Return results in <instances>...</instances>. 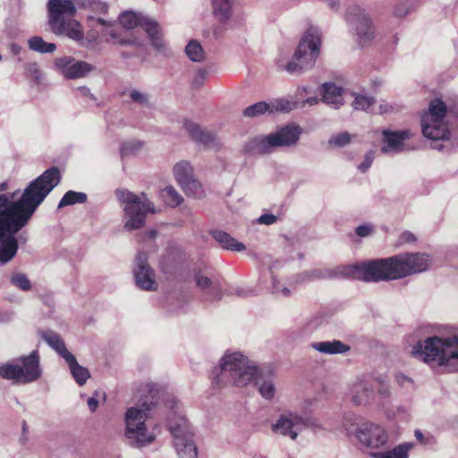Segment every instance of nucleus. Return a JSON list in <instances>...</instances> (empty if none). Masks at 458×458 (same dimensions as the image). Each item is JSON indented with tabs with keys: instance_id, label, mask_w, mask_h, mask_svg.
I'll list each match as a JSON object with an SVG mask.
<instances>
[{
	"instance_id": "obj_13",
	"label": "nucleus",
	"mask_w": 458,
	"mask_h": 458,
	"mask_svg": "<svg viewBox=\"0 0 458 458\" xmlns=\"http://www.w3.org/2000/svg\"><path fill=\"white\" fill-rule=\"evenodd\" d=\"M49 25L55 34L62 35L64 30L63 16L72 17L76 13L73 0H49L47 4Z\"/></svg>"
},
{
	"instance_id": "obj_1",
	"label": "nucleus",
	"mask_w": 458,
	"mask_h": 458,
	"mask_svg": "<svg viewBox=\"0 0 458 458\" xmlns=\"http://www.w3.org/2000/svg\"><path fill=\"white\" fill-rule=\"evenodd\" d=\"M61 181L60 170L52 166L32 181L17 201L10 202L14 193L8 197L0 194V262H9L17 253L16 233L29 222L38 206Z\"/></svg>"
},
{
	"instance_id": "obj_30",
	"label": "nucleus",
	"mask_w": 458,
	"mask_h": 458,
	"mask_svg": "<svg viewBox=\"0 0 458 458\" xmlns=\"http://www.w3.org/2000/svg\"><path fill=\"white\" fill-rule=\"evenodd\" d=\"M413 446V443L406 442L386 452L373 453L371 456L374 458H409V452Z\"/></svg>"
},
{
	"instance_id": "obj_42",
	"label": "nucleus",
	"mask_w": 458,
	"mask_h": 458,
	"mask_svg": "<svg viewBox=\"0 0 458 458\" xmlns=\"http://www.w3.org/2000/svg\"><path fill=\"white\" fill-rule=\"evenodd\" d=\"M142 147L141 142L140 141H129L124 142L120 147V152L122 157L132 154Z\"/></svg>"
},
{
	"instance_id": "obj_58",
	"label": "nucleus",
	"mask_w": 458,
	"mask_h": 458,
	"mask_svg": "<svg viewBox=\"0 0 458 458\" xmlns=\"http://www.w3.org/2000/svg\"><path fill=\"white\" fill-rule=\"evenodd\" d=\"M318 102V98H309L306 99L305 103L309 104L310 106L316 105Z\"/></svg>"
},
{
	"instance_id": "obj_21",
	"label": "nucleus",
	"mask_w": 458,
	"mask_h": 458,
	"mask_svg": "<svg viewBox=\"0 0 458 458\" xmlns=\"http://www.w3.org/2000/svg\"><path fill=\"white\" fill-rule=\"evenodd\" d=\"M276 140L272 134L255 137L246 143L244 150L250 155H264L276 148L275 142Z\"/></svg>"
},
{
	"instance_id": "obj_57",
	"label": "nucleus",
	"mask_w": 458,
	"mask_h": 458,
	"mask_svg": "<svg viewBox=\"0 0 458 458\" xmlns=\"http://www.w3.org/2000/svg\"><path fill=\"white\" fill-rule=\"evenodd\" d=\"M392 109H393L392 106L387 104L380 105V106H379V112L381 114L388 113V112L392 111Z\"/></svg>"
},
{
	"instance_id": "obj_18",
	"label": "nucleus",
	"mask_w": 458,
	"mask_h": 458,
	"mask_svg": "<svg viewBox=\"0 0 458 458\" xmlns=\"http://www.w3.org/2000/svg\"><path fill=\"white\" fill-rule=\"evenodd\" d=\"M55 64L64 77L70 80L82 78L94 69L90 64L85 61H76L71 56L56 58Z\"/></svg>"
},
{
	"instance_id": "obj_50",
	"label": "nucleus",
	"mask_w": 458,
	"mask_h": 458,
	"mask_svg": "<svg viewBox=\"0 0 458 458\" xmlns=\"http://www.w3.org/2000/svg\"><path fill=\"white\" fill-rule=\"evenodd\" d=\"M92 9L99 11L101 13H106L107 11V4L99 1H93L90 4Z\"/></svg>"
},
{
	"instance_id": "obj_33",
	"label": "nucleus",
	"mask_w": 458,
	"mask_h": 458,
	"mask_svg": "<svg viewBox=\"0 0 458 458\" xmlns=\"http://www.w3.org/2000/svg\"><path fill=\"white\" fill-rule=\"evenodd\" d=\"M28 45L30 49L41 54L52 53L56 49L54 43H47L39 36L32 37L29 39Z\"/></svg>"
},
{
	"instance_id": "obj_16",
	"label": "nucleus",
	"mask_w": 458,
	"mask_h": 458,
	"mask_svg": "<svg viewBox=\"0 0 458 458\" xmlns=\"http://www.w3.org/2000/svg\"><path fill=\"white\" fill-rule=\"evenodd\" d=\"M136 284L146 291L157 289L155 273L148 264V257L145 252L140 251L135 259L133 270Z\"/></svg>"
},
{
	"instance_id": "obj_24",
	"label": "nucleus",
	"mask_w": 458,
	"mask_h": 458,
	"mask_svg": "<svg viewBox=\"0 0 458 458\" xmlns=\"http://www.w3.org/2000/svg\"><path fill=\"white\" fill-rule=\"evenodd\" d=\"M345 90L334 83H325L321 89L322 100L327 105L339 108L344 104Z\"/></svg>"
},
{
	"instance_id": "obj_15",
	"label": "nucleus",
	"mask_w": 458,
	"mask_h": 458,
	"mask_svg": "<svg viewBox=\"0 0 458 458\" xmlns=\"http://www.w3.org/2000/svg\"><path fill=\"white\" fill-rule=\"evenodd\" d=\"M346 21L355 27L360 42L369 41L374 35L370 18L357 5L351 6L346 13Z\"/></svg>"
},
{
	"instance_id": "obj_22",
	"label": "nucleus",
	"mask_w": 458,
	"mask_h": 458,
	"mask_svg": "<svg viewBox=\"0 0 458 458\" xmlns=\"http://www.w3.org/2000/svg\"><path fill=\"white\" fill-rule=\"evenodd\" d=\"M195 281L206 295L207 301H218L222 298L221 285L218 280H211L210 278L198 273L195 275Z\"/></svg>"
},
{
	"instance_id": "obj_41",
	"label": "nucleus",
	"mask_w": 458,
	"mask_h": 458,
	"mask_svg": "<svg viewBox=\"0 0 458 458\" xmlns=\"http://www.w3.org/2000/svg\"><path fill=\"white\" fill-rule=\"evenodd\" d=\"M273 108V112L275 111H282V112H289L296 107V103L290 102L287 99H278L275 103L270 104Z\"/></svg>"
},
{
	"instance_id": "obj_62",
	"label": "nucleus",
	"mask_w": 458,
	"mask_h": 458,
	"mask_svg": "<svg viewBox=\"0 0 458 458\" xmlns=\"http://www.w3.org/2000/svg\"><path fill=\"white\" fill-rule=\"evenodd\" d=\"M81 93L83 95H89V89L88 88H81Z\"/></svg>"
},
{
	"instance_id": "obj_46",
	"label": "nucleus",
	"mask_w": 458,
	"mask_h": 458,
	"mask_svg": "<svg viewBox=\"0 0 458 458\" xmlns=\"http://www.w3.org/2000/svg\"><path fill=\"white\" fill-rule=\"evenodd\" d=\"M374 159V153L373 151H369L366 154L364 161L359 165V169L361 172H366L371 165Z\"/></svg>"
},
{
	"instance_id": "obj_49",
	"label": "nucleus",
	"mask_w": 458,
	"mask_h": 458,
	"mask_svg": "<svg viewBox=\"0 0 458 458\" xmlns=\"http://www.w3.org/2000/svg\"><path fill=\"white\" fill-rule=\"evenodd\" d=\"M372 231L371 226L369 225H359L356 228V233L360 237L368 236Z\"/></svg>"
},
{
	"instance_id": "obj_60",
	"label": "nucleus",
	"mask_w": 458,
	"mask_h": 458,
	"mask_svg": "<svg viewBox=\"0 0 458 458\" xmlns=\"http://www.w3.org/2000/svg\"><path fill=\"white\" fill-rule=\"evenodd\" d=\"M12 50H13V52L15 55H17V54H19V52H20V50H21V47H20L19 46L15 45V44H13V45H12Z\"/></svg>"
},
{
	"instance_id": "obj_39",
	"label": "nucleus",
	"mask_w": 458,
	"mask_h": 458,
	"mask_svg": "<svg viewBox=\"0 0 458 458\" xmlns=\"http://www.w3.org/2000/svg\"><path fill=\"white\" fill-rule=\"evenodd\" d=\"M11 283L21 291H29L31 289V284L25 274L16 273L11 277Z\"/></svg>"
},
{
	"instance_id": "obj_59",
	"label": "nucleus",
	"mask_w": 458,
	"mask_h": 458,
	"mask_svg": "<svg viewBox=\"0 0 458 458\" xmlns=\"http://www.w3.org/2000/svg\"><path fill=\"white\" fill-rule=\"evenodd\" d=\"M327 5L331 8V9H335L338 5V3L336 0H327Z\"/></svg>"
},
{
	"instance_id": "obj_38",
	"label": "nucleus",
	"mask_w": 458,
	"mask_h": 458,
	"mask_svg": "<svg viewBox=\"0 0 458 458\" xmlns=\"http://www.w3.org/2000/svg\"><path fill=\"white\" fill-rule=\"evenodd\" d=\"M161 196L164 199L166 205L170 207H177L183 201L182 197L175 191L173 186L165 187L162 192Z\"/></svg>"
},
{
	"instance_id": "obj_20",
	"label": "nucleus",
	"mask_w": 458,
	"mask_h": 458,
	"mask_svg": "<svg viewBox=\"0 0 458 458\" xmlns=\"http://www.w3.org/2000/svg\"><path fill=\"white\" fill-rule=\"evenodd\" d=\"M386 145L381 148L383 153L399 152L404 150V140L410 138L409 131H384Z\"/></svg>"
},
{
	"instance_id": "obj_45",
	"label": "nucleus",
	"mask_w": 458,
	"mask_h": 458,
	"mask_svg": "<svg viewBox=\"0 0 458 458\" xmlns=\"http://www.w3.org/2000/svg\"><path fill=\"white\" fill-rule=\"evenodd\" d=\"M130 97L133 102L140 105H144L148 102V97L137 89H132L130 92Z\"/></svg>"
},
{
	"instance_id": "obj_40",
	"label": "nucleus",
	"mask_w": 458,
	"mask_h": 458,
	"mask_svg": "<svg viewBox=\"0 0 458 458\" xmlns=\"http://www.w3.org/2000/svg\"><path fill=\"white\" fill-rule=\"evenodd\" d=\"M374 103L375 99L373 98L357 95L352 102V106L354 109L367 110Z\"/></svg>"
},
{
	"instance_id": "obj_10",
	"label": "nucleus",
	"mask_w": 458,
	"mask_h": 458,
	"mask_svg": "<svg viewBox=\"0 0 458 458\" xmlns=\"http://www.w3.org/2000/svg\"><path fill=\"white\" fill-rule=\"evenodd\" d=\"M446 115L445 103L438 99H433L428 107V112L421 118V129L423 135L432 140L438 141L448 138L449 131L444 123Z\"/></svg>"
},
{
	"instance_id": "obj_11",
	"label": "nucleus",
	"mask_w": 458,
	"mask_h": 458,
	"mask_svg": "<svg viewBox=\"0 0 458 458\" xmlns=\"http://www.w3.org/2000/svg\"><path fill=\"white\" fill-rule=\"evenodd\" d=\"M169 430L174 437V447L179 458H197V447L193 434L184 416L178 415L177 421H169Z\"/></svg>"
},
{
	"instance_id": "obj_12",
	"label": "nucleus",
	"mask_w": 458,
	"mask_h": 458,
	"mask_svg": "<svg viewBox=\"0 0 458 458\" xmlns=\"http://www.w3.org/2000/svg\"><path fill=\"white\" fill-rule=\"evenodd\" d=\"M119 21L127 30L141 27L148 35L151 45L159 52L165 51V45L158 23L151 19L126 11L120 14Z\"/></svg>"
},
{
	"instance_id": "obj_52",
	"label": "nucleus",
	"mask_w": 458,
	"mask_h": 458,
	"mask_svg": "<svg viewBox=\"0 0 458 458\" xmlns=\"http://www.w3.org/2000/svg\"><path fill=\"white\" fill-rule=\"evenodd\" d=\"M401 238L404 242H412L416 240L414 234L410 232H404L402 234Z\"/></svg>"
},
{
	"instance_id": "obj_32",
	"label": "nucleus",
	"mask_w": 458,
	"mask_h": 458,
	"mask_svg": "<svg viewBox=\"0 0 458 458\" xmlns=\"http://www.w3.org/2000/svg\"><path fill=\"white\" fill-rule=\"evenodd\" d=\"M233 0H212L214 16L220 21H227L232 14Z\"/></svg>"
},
{
	"instance_id": "obj_64",
	"label": "nucleus",
	"mask_w": 458,
	"mask_h": 458,
	"mask_svg": "<svg viewBox=\"0 0 458 458\" xmlns=\"http://www.w3.org/2000/svg\"><path fill=\"white\" fill-rule=\"evenodd\" d=\"M434 148L440 149V146H438V145H436Z\"/></svg>"
},
{
	"instance_id": "obj_54",
	"label": "nucleus",
	"mask_w": 458,
	"mask_h": 458,
	"mask_svg": "<svg viewBox=\"0 0 458 458\" xmlns=\"http://www.w3.org/2000/svg\"><path fill=\"white\" fill-rule=\"evenodd\" d=\"M407 13H408V10L406 7L396 6L394 9V14L398 17H403V16L406 15Z\"/></svg>"
},
{
	"instance_id": "obj_17",
	"label": "nucleus",
	"mask_w": 458,
	"mask_h": 458,
	"mask_svg": "<svg viewBox=\"0 0 458 458\" xmlns=\"http://www.w3.org/2000/svg\"><path fill=\"white\" fill-rule=\"evenodd\" d=\"M308 426L307 420L295 413L281 415L275 424L272 425V431L283 436H288L295 440L299 432Z\"/></svg>"
},
{
	"instance_id": "obj_14",
	"label": "nucleus",
	"mask_w": 458,
	"mask_h": 458,
	"mask_svg": "<svg viewBox=\"0 0 458 458\" xmlns=\"http://www.w3.org/2000/svg\"><path fill=\"white\" fill-rule=\"evenodd\" d=\"M174 174L184 192L194 198H200L204 191L201 184L193 178V170L188 162L182 161L174 166Z\"/></svg>"
},
{
	"instance_id": "obj_2",
	"label": "nucleus",
	"mask_w": 458,
	"mask_h": 458,
	"mask_svg": "<svg viewBox=\"0 0 458 458\" xmlns=\"http://www.w3.org/2000/svg\"><path fill=\"white\" fill-rule=\"evenodd\" d=\"M429 265L430 259L426 254L405 253L335 268L314 269L298 276L297 282L326 278H345L364 282L388 281L424 272Z\"/></svg>"
},
{
	"instance_id": "obj_5",
	"label": "nucleus",
	"mask_w": 458,
	"mask_h": 458,
	"mask_svg": "<svg viewBox=\"0 0 458 458\" xmlns=\"http://www.w3.org/2000/svg\"><path fill=\"white\" fill-rule=\"evenodd\" d=\"M411 354L442 373L458 372V335L445 338L428 337L419 342Z\"/></svg>"
},
{
	"instance_id": "obj_53",
	"label": "nucleus",
	"mask_w": 458,
	"mask_h": 458,
	"mask_svg": "<svg viewBox=\"0 0 458 458\" xmlns=\"http://www.w3.org/2000/svg\"><path fill=\"white\" fill-rule=\"evenodd\" d=\"M98 402L96 398H94V397L89 398L88 406L91 411H95L96 409L98 408Z\"/></svg>"
},
{
	"instance_id": "obj_36",
	"label": "nucleus",
	"mask_w": 458,
	"mask_h": 458,
	"mask_svg": "<svg viewBox=\"0 0 458 458\" xmlns=\"http://www.w3.org/2000/svg\"><path fill=\"white\" fill-rule=\"evenodd\" d=\"M87 200V195L83 192H78L74 191H68L61 199L58 204V208H62L66 206L74 205L77 203H84Z\"/></svg>"
},
{
	"instance_id": "obj_26",
	"label": "nucleus",
	"mask_w": 458,
	"mask_h": 458,
	"mask_svg": "<svg viewBox=\"0 0 458 458\" xmlns=\"http://www.w3.org/2000/svg\"><path fill=\"white\" fill-rule=\"evenodd\" d=\"M44 341L51 346L65 361L73 356L72 352H70L66 345L62 339V337L53 332V331H45L41 334Z\"/></svg>"
},
{
	"instance_id": "obj_37",
	"label": "nucleus",
	"mask_w": 458,
	"mask_h": 458,
	"mask_svg": "<svg viewBox=\"0 0 458 458\" xmlns=\"http://www.w3.org/2000/svg\"><path fill=\"white\" fill-rule=\"evenodd\" d=\"M266 113H273L271 105L267 102H258L244 109L243 114L246 117H257Z\"/></svg>"
},
{
	"instance_id": "obj_29",
	"label": "nucleus",
	"mask_w": 458,
	"mask_h": 458,
	"mask_svg": "<svg viewBox=\"0 0 458 458\" xmlns=\"http://www.w3.org/2000/svg\"><path fill=\"white\" fill-rule=\"evenodd\" d=\"M311 347L327 354L344 353L350 349L348 345L338 340L312 343Z\"/></svg>"
},
{
	"instance_id": "obj_51",
	"label": "nucleus",
	"mask_w": 458,
	"mask_h": 458,
	"mask_svg": "<svg viewBox=\"0 0 458 458\" xmlns=\"http://www.w3.org/2000/svg\"><path fill=\"white\" fill-rule=\"evenodd\" d=\"M396 381L398 385L403 387L405 386L406 383L411 384V380L403 374H399L396 376Z\"/></svg>"
},
{
	"instance_id": "obj_31",
	"label": "nucleus",
	"mask_w": 458,
	"mask_h": 458,
	"mask_svg": "<svg viewBox=\"0 0 458 458\" xmlns=\"http://www.w3.org/2000/svg\"><path fill=\"white\" fill-rule=\"evenodd\" d=\"M66 362L75 381L80 386H83L90 377L89 369L81 366L74 355L67 360Z\"/></svg>"
},
{
	"instance_id": "obj_19",
	"label": "nucleus",
	"mask_w": 458,
	"mask_h": 458,
	"mask_svg": "<svg viewBox=\"0 0 458 458\" xmlns=\"http://www.w3.org/2000/svg\"><path fill=\"white\" fill-rule=\"evenodd\" d=\"M374 395V382L358 380L351 386V401L354 405L369 403Z\"/></svg>"
},
{
	"instance_id": "obj_61",
	"label": "nucleus",
	"mask_w": 458,
	"mask_h": 458,
	"mask_svg": "<svg viewBox=\"0 0 458 458\" xmlns=\"http://www.w3.org/2000/svg\"><path fill=\"white\" fill-rule=\"evenodd\" d=\"M149 238L154 239L157 235V232L155 230H151L148 233Z\"/></svg>"
},
{
	"instance_id": "obj_47",
	"label": "nucleus",
	"mask_w": 458,
	"mask_h": 458,
	"mask_svg": "<svg viewBox=\"0 0 458 458\" xmlns=\"http://www.w3.org/2000/svg\"><path fill=\"white\" fill-rule=\"evenodd\" d=\"M272 289L273 293H281L284 296L288 297L290 296V290L287 287H281L279 284V281H277L276 278H272Z\"/></svg>"
},
{
	"instance_id": "obj_4",
	"label": "nucleus",
	"mask_w": 458,
	"mask_h": 458,
	"mask_svg": "<svg viewBox=\"0 0 458 458\" xmlns=\"http://www.w3.org/2000/svg\"><path fill=\"white\" fill-rule=\"evenodd\" d=\"M159 390L155 384H146L139 390L140 403L137 407H131L125 413V437L134 447H143L153 443L156 435L148 432L145 424L150 411L157 404Z\"/></svg>"
},
{
	"instance_id": "obj_34",
	"label": "nucleus",
	"mask_w": 458,
	"mask_h": 458,
	"mask_svg": "<svg viewBox=\"0 0 458 458\" xmlns=\"http://www.w3.org/2000/svg\"><path fill=\"white\" fill-rule=\"evenodd\" d=\"M185 53L192 62H202L205 59V52L202 46L197 40H191L185 47Z\"/></svg>"
},
{
	"instance_id": "obj_43",
	"label": "nucleus",
	"mask_w": 458,
	"mask_h": 458,
	"mask_svg": "<svg viewBox=\"0 0 458 458\" xmlns=\"http://www.w3.org/2000/svg\"><path fill=\"white\" fill-rule=\"evenodd\" d=\"M351 140V135L348 132H343L329 140V144L335 147H344Z\"/></svg>"
},
{
	"instance_id": "obj_25",
	"label": "nucleus",
	"mask_w": 458,
	"mask_h": 458,
	"mask_svg": "<svg viewBox=\"0 0 458 458\" xmlns=\"http://www.w3.org/2000/svg\"><path fill=\"white\" fill-rule=\"evenodd\" d=\"M184 128L195 141L208 147L216 145L215 135L209 131L203 130L199 124L186 120L184 122Z\"/></svg>"
},
{
	"instance_id": "obj_23",
	"label": "nucleus",
	"mask_w": 458,
	"mask_h": 458,
	"mask_svg": "<svg viewBox=\"0 0 458 458\" xmlns=\"http://www.w3.org/2000/svg\"><path fill=\"white\" fill-rule=\"evenodd\" d=\"M301 133V127L290 124L271 134L277 139L275 141L276 147H288L295 145L298 142Z\"/></svg>"
},
{
	"instance_id": "obj_7",
	"label": "nucleus",
	"mask_w": 458,
	"mask_h": 458,
	"mask_svg": "<svg viewBox=\"0 0 458 458\" xmlns=\"http://www.w3.org/2000/svg\"><path fill=\"white\" fill-rule=\"evenodd\" d=\"M39 354L37 350L27 356H21L12 362L0 365V377L14 384H29L41 377Z\"/></svg>"
},
{
	"instance_id": "obj_48",
	"label": "nucleus",
	"mask_w": 458,
	"mask_h": 458,
	"mask_svg": "<svg viewBox=\"0 0 458 458\" xmlns=\"http://www.w3.org/2000/svg\"><path fill=\"white\" fill-rule=\"evenodd\" d=\"M276 221V216L272 214H264L259 216V223L263 225H272Z\"/></svg>"
},
{
	"instance_id": "obj_35",
	"label": "nucleus",
	"mask_w": 458,
	"mask_h": 458,
	"mask_svg": "<svg viewBox=\"0 0 458 458\" xmlns=\"http://www.w3.org/2000/svg\"><path fill=\"white\" fill-rule=\"evenodd\" d=\"M62 34H66L70 38L77 41L84 38L81 25L75 20L64 21V30Z\"/></svg>"
},
{
	"instance_id": "obj_28",
	"label": "nucleus",
	"mask_w": 458,
	"mask_h": 458,
	"mask_svg": "<svg viewBox=\"0 0 458 458\" xmlns=\"http://www.w3.org/2000/svg\"><path fill=\"white\" fill-rule=\"evenodd\" d=\"M98 22L101 25L107 26L106 31L103 32L104 36H106V42H111L114 40V44H118L120 46H127V45H138L139 43L135 38H125L121 36V33L118 32L116 29H114L110 22L106 21L104 19H98Z\"/></svg>"
},
{
	"instance_id": "obj_44",
	"label": "nucleus",
	"mask_w": 458,
	"mask_h": 458,
	"mask_svg": "<svg viewBox=\"0 0 458 458\" xmlns=\"http://www.w3.org/2000/svg\"><path fill=\"white\" fill-rule=\"evenodd\" d=\"M207 78H208L207 71L202 70V69L198 70L195 72L194 77L192 79V85H193V87L200 88L201 86L204 85Z\"/></svg>"
},
{
	"instance_id": "obj_9",
	"label": "nucleus",
	"mask_w": 458,
	"mask_h": 458,
	"mask_svg": "<svg viewBox=\"0 0 458 458\" xmlns=\"http://www.w3.org/2000/svg\"><path fill=\"white\" fill-rule=\"evenodd\" d=\"M360 419L355 414H347L344 418V427L349 434H354L358 441L366 447L379 448L388 441L386 429L372 422H364L359 426Z\"/></svg>"
},
{
	"instance_id": "obj_55",
	"label": "nucleus",
	"mask_w": 458,
	"mask_h": 458,
	"mask_svg": "<svg viewBox=\"0 0 458 458\" xmlns=\"http://www.w3.org/2000/svg\"><path fill=\"white\" fill-rule=\"evenodd\" d=\"M414 435H415L416 439L420 443H421V444H427L428 443V441L425 440L424 435H423V433L420 430H419V429L415 430Z\"/></svg>"
},
{
	"instance_id": "obj_56",
	"label": "nucleus",
	"mask_w": 458,
	"mask_h": 458,
	"mask_svg": "<svg viewBox=\"0 0 458 458\" xmlns=\"http://www.w3.org/2000/svg\"><path fill=\"white\" fill-rule=\"evenodd\" d=\"M378 393L383 396H387L389 394L388 387L383 384L379 386Z\"/></svg>"
},
{
	"instance_id": "obj_27",
	"label": "nucleus",
	"mask_w": 458,
	"mask_h": 458,
	"mask_svg": "<svg viewBox=\"0 0 458 458\" xmlns=\"http://www.w3.org/2000/svg\"><path fill=\"white\" fill-rule=\"evenodd\" d=\"M212 236L220 244V246L225 250L243 251L246 249L243 243L238 242L224 231H214L212 232Z\"/></svg>"
},
{
	"instance_id": "obj_6",
	"label": "nucleus",
	"mask_w": 458,
	"mask_h": 458,
	"mask_svg": "<svg viewBox=\"0 0 458 458\" xmlns=\"http://www.w3.org/2000/svg\"><path fill=\"white\" fill-rule=\"evenodd\" d=\"M321 45V35L315 27L307 30L290 60L283 68L290 74H299L315 64Z\"/></svg>"
},
{
	"instance_id": "obj_63",
	"label": "nucleus",
	"mask_w": 458,
	"mask_h": 458,
	"mask_svg": "<svg viewBox=\"0 0 458 458\" xmlns=\"http://www.w3.org/2000/svg\"><path fill=\"white\" fill-rule=\"evenodd\" d=\"M6 188H7V183L6 182L0 183V191H3L4 190H6Z\"/></svg>"
},
{
	"instance_id": "obj_8",
	"label": "nucleus",
	"mask_w": 458,
	"mask_h": 458,
	"mask_svg": "<svg viewBox=\"0 0 458 458\" xmlns=\"http://www.w3.org/2000/svg\"><path fill=\"white\" fill-rule=\"evenodd\" d=\"M115 195L129 217L124 224L128 231L141 228L145 225L147 213H156L154 204L147 199L145 193L138 196L127 190H117Z\"/></svg>"
},
{
	"instance_id": "obj_3",
	"label": "nucleus",
	"mask_w": 458,
	"mask_h": 458,
	"mask_svg": "<svg viewBox=\"0 0 458 458\" xmlns=\"http://www.w3.org/2000/svg\"><path fill=\"white\" fill-rule=\"evenodd\" d=\"M219 371V374L212 375L213 381L217 385L228 381L236 386L243 387L253 381L262 397L270 400L275 395L276 388L272 379L263 378L258 368L250 365L247 358L240 352L225 354L221 360Z\"/></svg>"
}]
</instances>
